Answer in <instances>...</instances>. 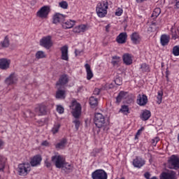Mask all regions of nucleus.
<instances>
[{
    "instance_id": "f257e3e1",
    "label": "nucleus",
    "mask_w": 179,
    "mask_h": 179,
    "mask_svg": "<svg viewBox=\"0 0 179 179\" xmlns=\"http://www.w3.org/2000/svg\"><path fill=\"white\" fill-rule=\"evenodd\" d=\"M71 108L72 110V115L76 118L73 122L75 124L76 131H78L79 129V127H80V120L78 118H79V117H80V114H82V106L80 103H78V101H73L71 103Z\"/></svg>"
},
{
    "instance_id": "f03ea898",
    "label": "nucleus",
    "mask_w": 179,
    "mask_h": 179,
    "mask_svg": "<svg viewBox=\"0 0 179 179\" xmlns=\"http://www.w3.org/2000/svg\"><path fill=\"white\" fill-rule=\"evenodd\" d=\"M94 123L99 129H102L103 131H108L110 129L108 123L106 122V117L100 113H95Z\"/></svg>"
},
{
    "instance_id": "7ed1b4c3",
    "label": "nucleus",
    "mask_w": 179,
    "mask_h": 179,
    "mask_svg": "<svg viewBox=\"0 0 179 179\" xmlns=\"http://www.w3.org/2000/svg\"><path fill=\"white\" fill-rule=\"evenodd\" d=\"M108 9V1L103 0L99 2L96 7V15L99 17H106Z\"/></svg>"
},
{
    "instance_id": "20e7f679",
    "label": "nucleus",
    "mask_w": 179,
    "mask_h": 179,
    "mask_svg": "<svg viewBox=\"0 0 179 179\" xmlns=\"http://www.w3.org/2000/svg\"><path fill=\"white\" fill-rule=\"evenodd\" d=\"M17 171L19 176H22V177H26L30 171H31V167L30 164L29 163H22L18 164L17 168Z\"/></svg>"
},
{
    "instance_id": "39448f33",
    "label": "nucleus",
    "mask_w": 179,
    "mask_h": 179,
    "mask_svg": "<svg viewBox=\"0 0 179 179\" xmlns=\"http://www.w3.org/2000/svg\"><path fill=\"white\" fill-rule=\"evenodd\" d=\"M51 160L52 163H54L56 169H62L64 166V164H65V162L66 160L65 159V157L62 155H56L51 157Z\"/></svg>"
},
{
    "instance_id": "423d86ee",
    "label": "nucleus",
    "mask_w": 179,
    "mask_h": 179,
    "mask_svg": "<svg viewBox=\"0 0 179 179\" xmlns=\"http://www.w3.org/2000/svg\"><path fill=\"white\" fill-rule=\"evenodd\" d=\"M169 169L178 170L179 169V157L177 155H172L168 159Z\"/></svg>"
},
{
    "instance_id": "0eeeda50",
    "label": "nucleus",
    "mask_w": 179,
    "mask_h": 179,
    "mask_svg": "<svg viewBox=\"0 0 179 179\" xmlns=\"http://www.w3.org/2000/svg\"><path fill=\"white\" fill-rule=\"evenodd\" d=\"M50 8L48 6H44L41 7L36 13V16L41 19H47L50 14Z\"/></svg>"
},
{
    "instance_id": "6e6552de",
    "label": "nucleus",
    "mask_w": 179,
    "mask_h": 179,
    "mask_svg": "<svg viewBox=\"0 0 179 179\" xmlns=\"http://www.w3.org/2000/svg\"><path fill=\"white\" fill-rule=\"evenodd\" d=\"M92 179H107L108 178V176L107 175V172L103 169H96L92 173Z\"/></svg>"
},
{
    "instance_id": "1a4fd4ad",
    "label": "nucleus",
    "mask_w": 179,
    "mask_h": 179,
    "mask_svg": "<svg viewBox=\"0 0 179 179\" xmlns=\"http://www.w3.org/2000/svg\"><path fill=\"white\" fill-rule=\"evenodd\" d=\"M51 36L43 37L40 40V45H41V47H44V48H46L47 50H50V48L52 47V42H51Z\"/></svg>"
},
{
    "instance_id": "9d476101",
    "label": "nucleus",
    "mask_w": 179,
    "mask_h": 179,
    "mask_svg": "<svg viewBox=\"0 0 179 179\" xmlns=\"http://www.w3.org/2000/svg\"><path fill=\"white\" fill-rule=\"evenodd\" d=\"M132 164L136 169H142L146 164V161L141 157H136V159H133Z\"/></svg>"
},
{
    "instance_id": "9b49d317",
    "label": "nucleus",
    "mask_w": 179,
    "mask_h": 179,
    "mask_svg": "<svg viewBox=\"0 0 179 179\" xmlns=\"http://www.w3.org/2000/svg\"><path fill=\"white\" fill-rule=\"evenodd\" d=\"M34 111L38 115H45L47 114V106L43 103L37 105Z\"/></svg>"
},
{
    "instance_id": "f8f14e48",
    "label": "nucleus",
    "mask_w": 179,
    "mask_h": 179,
    "mask_svg": "<svg viewBox=\"0 0 179 179\" xmlns=\"http://www.w3.org/2000/svg\"><path fill=\"white\" fill-rule=\"evenodd\" d=\"M64 22H65V15L59 13H57L53 15L52 23H54V24H58V23L62 24Z\"/></svg>"
},
{
    "instance_id": "ddd939ff",
    "label": "nucleus",
    "mask_w": 179,
    "mask_h": 179,
    "mask_svg": "<svg viewBox=\"0 0 179 179\" xmlns=\"http://www.w3.org/2000/svg\"><path fill=\"white\" fill-rule=\"evenodd\" d=\"M69 48L67 45H65L64 46H62V48H60V51L62 53L61 55V59H62L63 61H69Z\"/></svg>"
},
{
    "instance_id": "4468645a",
    "label": "nucleus",
    "mask_w": 179,
    "mask_h": 179,
    "mask_svg": "<svg viewBox=\"0 0 179 179\" xmlns=\"http://www.w3.org/2000/svg\"><path fill=\"white\" fill-rule=\"evenodd\" d=\"M68 82H69V77L68 75L62 74L57 82L56 86H65V85H68Z\"/></svg>"
},
{
    "instance_id": "2eb2a0df",
    "label": "nucleus",
    "mask_w": 179,
    "mask_h": 179,
    "mask_svg": "<svg viewBox=\"0 0 179 179\" xmlns=\"http://www.w3.org/2000/svg\"><path fill=\"white\" fill-rule=\"evenodd\" d=\"M41 160H43L41 155H34L32 158H31L30 164L32 167L40 166V164H41Z\"/></svg>"
},
{
    "instance_id": "dca6fc26",
    "label": "nucleus",
    "mask_w": 179,
    "mask_h": 179,
    "mask_svg": "<svg viewBox=\"0 0 179 179\" xmlns=\"http://www.w3.org/2000/svg\"><path fill=\"white\" fill-rule=\"evenodd\" d=\"M6 85H16L17 83V75L15 73H12L5 80Z\"/></svg>"
},
{
    "instance_id": "f3484780",
    "label": "nucleus",
    "mask_w": 179,
    "mask_h": 179,
    "mask_svg": "<svg viewBox=\"0 0 179 179\" xmlns=\"http://www.w3.org/2000/svg\"><path fill=\"white\" fill-rule=\"evenodd\" d=\"M130 38L133 44H139L141 41H142V36L139 34V32H133Z\"/></svg>"
},
{
    "instance_id": "a211bd4d",
    "label": "nucleus",
    "mask_w": 179,
    "mask_h": 179,
    "mask_svg": "<svg viewBox=\"0 0 179 179\" xmlns=\"http://www.w3.org/2000/svg\"><path fill=\"white\" fill-rule=\"evenodd\" d=\"M127 38L128 34H127V32H122L116 37V42L117 44H125Z\"/></svg>"
},
{
    "instance_id": "6ab92c4d",
    "label": "nucleus",
    "mask_w": 179,
    "mask_h": 179,
    "mask_svg": "<svg viewBox=\"0 0 179 179\" xmlns=\"http://www.w3.org/2000/svg\"><path fill=\"white\" fill-rule=\"evenodd\" d=\"M136 103L138 106H146L148 104V96L139 94L137 96Z\"/></svg>"
},
{
    "instance_id": "aec40b11",
    "label": "nucleus",
    "mask_w": 179,
    "mask_h": 179,
    "mask_svg": "<svg viewBox=\"0 0 179 179\" xmlns=\"http://www.w3.org/2000/svg\"><path fill=\"white\" fill-rule=\"evenodd\" d=\"M10 65V60L8 59H0V69H3V71L6 69H9V66Z\"/></svg>"
},
{
    "instance_id": "412c9836",
    "label": "nucleus",
    "mask_w": 179,
    "mask_h": 179,
    "mask_svg": "<svg viewBox=\"0 0 179 179\" xmlns=\"http://www.w3.org/2000/svg\"><path fill=\"white\" fill-rule=\"evenodd\" d=\"M122 59L125 65H132L133 59L132 55L129 53H124L122 56Z\"/></svg>"
},
{
    "instance_id": "4be33fe9",
    "label": "nucleus",
    "mask_w": 179,
    "mask_h": 179,
    "mask_svg": "<svg viewBox=\"0 0 179 179\" xmlns=\"http://www.w3.org/2000/svg\"><path fill=\"white\" fill-rule=\"evenodd\" d=\"M76 21L72 20H68L67 21H64L62 23V27L63 29H72L73 26L76 24Z\"/></svg>"
},
{
    "instance_id": "5701e85b",
    "label": "nucleus",
    "mask_w": 179,
    "mask_h": 179,
    "mask_svg": "<svg viewBox=\"0 0 179 179\" xmlns=\"http://www.w3.org/2000/svg\"><path fill=\"white\" fill-rule=\"evenodd\" d=\"M56 99H60L62 100H64L66 97V91L65 90H61V87L58 88L55 94Z\"/></svg>"
},
{
    "instance_id": "b1692460",
    "label": "nucleus",
    "mask_w": 179,
    "mask_h": 179,
    "mask_svg": "<svg viewBox=\"0 0 179 179\" xmlns=\"http://www.w3.org/2000/svg\"><path fill=\"white\" fill-rule=\"evenodd\" d=\"M160 43L163 47L169 45V43H170V35L162 34L160 38Z\"/></svg>"
},
{
    "instance_id": "393cba45",
    "label": "nucleus",
    "mask_w": 179,
    "mask_h": 179,
    "mask_svg": "<svg viewBox=\"0 0 179 179\" xmlns=\"http://www.w3.org/2000/svg\"><path fill=\"white\" fill-rule=\"evenodd\" d=\"M66 143H68V140L66 138H62L59 143H57L55 145L57 150H61V149H65V146H66Z\"/></svg>"
},
{
    "instance_id": "a878e982",
    "label": "nucleus",
    "mask_w": 179,
    "mask_h": 179,
    "mask_svg": "<svg viewBox=\"0 0 179 179\" xmlns=\"http://www.w3.org/2000/svg\"><path fill=\"white\" fill-rule=\"evenodd\" d=\"M85 71L87 72V80H90L94 75L93 74V71L90 67V64H85Z\"/></svg>"
},
{
    "instance_id": "bb28decb",
    "label": "nucleus",
    "mask_w": 179,
    "mask_h": 179,
    "mask_svg": "<svg viewBox=\"0 0 179 179\" xmlns=\"http://www.w3.org/2000/svg\"><path fill=\"white\" fill-rule=\"evenodd\" d=\"M128 97V92L120 91L116 97V103H120L122 101L123 99Z\"/></svg>"
},
{
    "instance_id": "cd10ccee",
    "label": "nucleus",
    "mask_w": 179,
    "mask_h": 179,
    "mask_svg": "<svg viewBox=\"0 0 179 179\" xmlns=\"http://www.w3.org/2000/svg\"><path fill=\"white\" fill-rule=\"evenodd\" d=\"M62 169H63L65 173L69 174V173H72V171H73V165L66 162V161Z\"/></svg>"
},
{
    "instance_id": "c85d7f7f",
    "label": "nucleus",
    "mask_w": 179,
    "mask_h": 179,
    "mask_svg": "<svg viewBox=\"0 0 179 179\" xmlns=\"http://www.w3.org/2000/svg\"><path fill=\"white\" fill-rule=\"evenodd\" d=\"M87 30V25L86 24H80L78 25L73 29L74 33H85Z\"/></svg>"
},
{
    "instance_id": "c756f323",
    "label": "nucleus",
    "mask_w": 179,
    "mask_h": 179,
    "mask_svg": "<svg viewBox=\"0 0 179 179\" xmlns=\"http://www.w3.org/2000/svg\"><path fill=\"white\" fill-rule=\"evenodd\" d=\"M150 117H152V113H150V110H143V113L141 115L142 121H148Z\"/></svg>"
},
{
    "instance_id": "7c9ffc66",
    "label": "nucleus",
    "mask_w": 179,
    "mask_h": 179,
    "mask_svg": "<svg viewBox=\"0 0 179 179\" xmlns=\"http://www.w3.org/2000/svg\"><path fill=\"white\" fill-rule=\"evenodd\" d=\"M176 176L173 173L162 172L159 176V179H174Z\"/></svg>"
},
{
    "instance_id": "2f4dec72",
    "label": "nucleus",
    "mask_w": 179,
    "mask_h": 179,
    "mask_svg": "<svg viewBox=\"0 0 179 179\" xmlns=\"http://www.w3.org/2000/svg\"><path fill=\"white\" fill-rule=\"evenodd\" d=\"M140 71L142 73H149L150 72V66L146 63H143L140 65Z\"/></svg>"
},
{
    "instance_id": "473e14b6",
    "label": "nucleus",
    "mask_w": 179,
    "mask_h": 179,
    "mask_svg": "<svg viewBox=\"0 0 179 179\" xmlns=\"http://www.w3.org/2000/svg\"><path fill=\"white\" fill-rule=\"evenodd\" d=\"M121 61V58L119 56L115 55L112 57L111 64L113 66L118 68L120 66V62Z\"/></svg>"
},
{
    "instance_id": "72a5a7b5",
    "label": "nucleus",
    "mask_w": 179,
    "mask_h": 179,
    "mask_svg": "<svg viewBox=\"0 0 179 179\" xmlns=\"http://www.w3.org/2000/svg\"><path fill=\"white\" fill-rule=\"evenodd\" d=\"M171 32L172 36V40H177V38H179L178 29L172 27L171 29Z\"/></svg>"
},
{
    "instance_id": "f704fd0d",
    "label": "nucleus",
    "mask_w": 179,
    "mask_h": 179,
    "mask_svg": "<svg viewBox=\"0 0 179 179\" xmlns=\"http://www.w3.org/2000/svg\"><path fill=\"white\" fill-rule=\"evenodd\" d=\"M119 113H122L124 115H128L131 112L129 111V107L127 105H122L119 110Z\"/></svg>"
},
{
    "instance_id": "c9c22d12",
    "label": "nucleus",
    "mask_w": 179,
    "mask_h": 179,
    "mask_svg": "<svg viewBox=\"0 0 179 179\" xmlns=\"http://www.w3.org/2000/svg\"><path fill=\"white\" fill-rule=\"evenodd\" d=\"M90 104L92 108L97 107V105L99 104V99L94 96H91L90 98Z\"/></svg>"
},
{
    "instance_id": "e433bc0d",
    "label": "nucleus",
    "mask_w": 179,
    "mask_h": 179,
    "mask_svg": "<svg viewBox=\"0 0 179 179\" xmlns=\"http://www.w3.org/2000/svg\"><path fill=\"white\" fill-rule=\"evenodd\" d=\"M0 45L3 48H8L10 45L9 37H8V36H6L3 41L0 43Z\"/></svg>"
},
{
    "instance_id": "4c0bfd02",
    "label": "nucleus",
    "mask_w": 179,
    "mask_h": 179,
    "mask_svg": "<svg viewBox=\"0 0 179 179\" xmlns=\"http://www.w3.org/2000/svg\"><path fill=\"white\" fill-rule=\"evenodd\" d=\"M160 13H162V9H160V8H156L154 9L151 17H152L154 20L157 19Z\"/></svg>"
},
{
    "instance_id": "58836bf2",
    "label": "nucleus",
    "mask_w": 179,
    "mask_h": 179,
    "mask_svg": "<svg viewBox=\"0 0 179 179\" xmlns=\"http://www.w3.org/2000/svg\"><path fill=\"white\" fill-rule=\"evenodd\" d=\"M23 117L24 118H27V117H30V118H34V117H36V113H34V112L31 111L30 109H28L26 110V112H24Z\"/></svg>"
},
{
    "instance_id": "ea45409f",
    "label": "nucleus",
    "mask_w": 179,
    "mask_h": 179,
    "mask_svg": "<svg viewBox=\"0 0 179 179\" xmlns=\"http://www.w3.org/2000/svg\"><path fill=\"white\" fill-rule=\"evenodd\" d=\"M59 128H61V124L59 123H55L51 129V132L53 135L58 134L59 132Z\"/></svg>"
},
{
    "instance_id": "a19ab883",
    "label": "nucleus",
    "mask_w": 179,
    "mask_h": 179,
    "mask_svg": "<svg viewBox=\"0 0 179 179\" xmlns=\"http://www.w3.org/2000/svg\"><path fill=\"white\" fill-rule=\"evenodd\" d=\"M35 57L36 59H41L43 58H45L46 57L45 52H43V50H39L36 52Z\"/></svg>"
},
{
    "instance_id": "79ce46f5",
    "label": "nucleus",
    "mask_w": 179,
    "mask_h": 179,
    "mask_svg": "<svg viewBox=\"0 0 179 179\" xmlns=\"http://www.w3.org/2000/svg\"><path fill=\"white\" fill-rule=\"evenodd\" d=\"M157 104H162V101H163V91H159L157 92Z\"/></svg>"
},
{
    "instance_id": "37998d69",
    "label": "nucleus",
    "mask_w": 179,
    "mask_h": 179,
    "mask_svg": "<svg viewBox=\"0 0 179 179\" xmlns=\"http://www.w3.org/2000/svg\"><path fill=\"white\" fill-rule=\"evenodd\" d=\"M6 162V159L0 156V171H3V169H5Z\"/></svg>"
},
{
    "instance_id": "c03bdc74",
    "label": "nucleus",
    "mask_w": 179,
    "mask_h": 179,
    "mask_svg": "<svg viewBox=\"0 0 179 179\" xmlns=\"http://www.w3.org/2000/svg\"><path fill=\"white\" fill-rule=\"evenodd\" d=\"M172 53L175 57L179 56V45H176L173 48Z\"/></svg>"
},
{
    "instance_id": "a18cd8bd",
    "label": "nucleus",
    "mask_w": 179,
    "mask_h": 179,
    "mask_svg": "<svg viewBox=\"0 0 179 179\" xmlns=\"http://www.w3.org/2000/svg\"><path fill=\"white\" fill-rule=\"evenodd\" d=\"M101 150H102L101 148H94L91 152V156L96 157V156H97V154L100 153Z\"/></svg>"
},
{
    "instance_id": "49530a36",
    "label": "nucleus",
    "mask_w": 179,
    "mask_h": 179,
    "mask_svg": "<svg viewBox=\"0 0 179 179\" xmlns=\"http://www.w3.org/2000/svg\"><path fill=\"white\" fill-rule=\"evenodd\" d=\"M59 6L62 8V9H68V2L62 1L59 3Z\"/></svg>"
},
{
    "instance_id": "de8ad7c7",
    "label": "nucleus",
    "mask_w": 179,
    "mask_h": 179,
    "mask_svg": "<svg viewBox=\"0 0 179 179\" xmlns=\"http://www.w3.org/2000/svg\"><path fill=\"white\" fill-rule=\"evenodd\" d=\"M57 113H59V114H64V107H62V106L61 105H57Z\"/></svg>"
},
{
    "instance_id": "09e8293b",
    "label": "nucleus",
    "mask_w": 179,
    "mask_h": 179,
    "mask_svg": "<svg viewBox=\"0 0 179 179\" xmlns=\"http://www.w3.org/2000/svg\"><path fill=\"white\" fill-rule=\"evenodd\" d=\"M103 90V88H95L93 92V94H94V96H99L100 95V92Z\"/></svg>"
},
{
    "instance_id": "8fccbe9b",
    "label": "nucleus",
    "mask_w": 179,
    "mask_h": 179,
    "mask_svg": "<svg viewBox=\"0 0 179 179\" xmlns=\"http://www.w3.org/2000/svg\"><path fill=\"white\" fill-rule=\"evenodd\" d=\"M159 141H160V139L159 138V137H155L154 139H152L151 141V143L152 145V146H156V145H157Z\"/></svg>"
},
{
    "instance_id": "3c124183",
    "label": "nucleus",
    "mask_w": 179,
    "mask_h": 179,
    "mask_svg": "<svg viewBox=\"0 0 179 179\" xmlns=\"http://www.w3.org/2000/svg\"><path fill=\"white\" fill-rule=\"evenodd\" d=\"M115 85H117V86H121V85H122V79L120 78H117L115 80Z\"/></svg>"
},
{
    "instance_id": "603ef678",
    "label": "nucleus",
    "mask_w": 179,
    "mask_h": 179,
    "mask_svg": "<svg viewBox=\"0 0 179 179\" xmlns=\"http://www.w3.org/2000/svg\"><path fill=\"white\" fill-rule=\"evenodd\" d=\"M124 10L122 8H119L116 10L115 15L116 16H121V15H122Z\"/></svg>"
},
{
    "instance_id": "864d4df0",
    "label": "nucleus",
    "mask_w": 179,
    "mask_h": 179,
    "mask_svg": "<svg viewBox=\"0 0 179 179\" xmlns=\"http://www.w3.org/2000/svg\"><path fill=\"white\" fill-rule=\"evenodd\" d=\"M45 165L47 167V169H51L52 164L48 159H46L45 161Z\"/></svg>"
},
{
    "instance_id": "5fc2aeb1",
    "label": "nucleus",
    "mask_w": 179,
    "mask_h": 179,
    "mask_svg": "<svg viewBox=\"0 0 179 179\" xmlns=\"http://www.w3.org/2000/svg\"><path fill=\"white\" fill-rule=\"evenodd\" d=\"M3 146H5V141L0 138V149H3Z\"/></svg>"
},
{
    "instance_id": "6e6d98bb",
    "label": "nucleus",
    "mask_w": 179,
    "mask_h": 179,
    "mask_svg": "<svg viewBox=\"0 0 179 179\" xmlns=\"http://www.w3.org/2000/svg\"><path fill=\"white\" fill-rule=\"evenodd\" d=\"M42 146H50V143L47 141H44L41 143Z\"/></svg>"
},
{
    "instance_id": "4d7b16f0",
    "label": "nucleus",
    "mask_w": 179,
    "mask_h": 179,
    "mask_svg": "<svg viewBox=\"0 0 179 179\" xmlns=\"http://www.w3.org/2000/svg\"><path fill=\"white\" fill-rule=\"evenodd\" d=\"M145 130V127H141V129H139L138 130V131L136 132L137 135H141V134H142V131Z\"/></svg>"
},
{
    "instance_id": "13d9d810",
    "label": "nucleus",
    "mask_w": 179,
    "mask_h": 179,
    "mask_svg": "<svg viewBox=\"0 0 179 179\" xmlns=\"http://www.w3.org/2000/svg\"><path fill=\"white\" fill-rule=\"evenodd\" d=\"M144 177L146 179H150V173L149 172H146L144 173Z\"/></svg>"
},
{
    "instance_id": "bf43d9fd",
    "label": "nucleus",
    "mask_w": 179,
    "mask_h": 179,
    "mask_svg": "<svg viewBox=\"0 0 179 179\" xmlns=\"http://www.w3.org/2000/svg\"><path fill=\"white\" fill-rule=\"evenodd\" d=\"M110 27H111V25L110 24H108V25L106 26L105 29H106V31L107 33H108V31H110Z\"/></svg>"
},
{
    "instance_id": "052dcab7",
    "label": "nucleus",
    "mask_w": 179,
    "mask_h": 179,
    "mask_svg": "<svg viewBox=\"0 0 179 179\" xmlns=\"http://www.w3.org/2000/svg\"><path fill=\"white\" fill-rule=\"evenodd\" d=\"M176 3L175 4L174 8L175 9H179V0H176Z\"/></svg>"
},
{
    "instance_id": "680f3d73",
    "label": "nucleus",
    "mask_w": 179,
    "mask_h": 179,
    "mask_svg": "<svg viewBox=\"0 0 179 179\" xmlns=\"http://www.w3.org/2000/svg\"><path fill=\"white\" fill-rule=\"evenodd\" d=\"M146 0H136L137 3H142V2H145Z\"/></svg>"
},
{
    "instance_id": "e2e57ef3",
    "label": "nucleus",
    "mask_w": 179,
    "mask_h": 179,
    "mask_svg": "<svg viewBox=\"0 0 179 179\" xmlns=\"http://www.w3.org/2000/svg\"><path fill=\"white\" fill-rule=\"evenodd\" d=\"M150 179H159V178H157V176H153L152 178H151Z\"/></svg>"
},
{
    "instance_id": "0e129e2a",
    "label": "nucleus",
    "mask_w": 179,
    "mask_h": 179,
    "mask_svg": "<svg viewBox=\"0 0 179 179\" xmlns=\"http://www.w3.org/2000/svg\"><path fill=\"white\" fill-rule=\"evenodd\" d=\"M15 110H19V106L17 105L16 108H15Z\"/></svg>"
},
{
    "instance_id": "69168bd1",
    "label": "nucleus",
    "mask_w": 179,
    "mask_h": 179,
    "mask_svg": "<svg viewBox=\"0 0 179 179\" xmlns=\"http://www.w3.org/2000/svg\"><path fill=\"white\" fill-rule=\"evenodd\" d=\"M138 136H139V135H137V134L135 136V139H138Z\"/></svg>"
},
{
    "instance_id": "338daca9",
    "label": "nucleus",
    "mask_w": 179,
    "mask_h": 179,
    "mask_svg": "<svg viewBox=\"0 0 179 179\" xmlns=\"http://www.w3.org/2000/svg\"><path fill=\"white\" fill-rule=\"evenodd\" d=\"M120 179H125V178L122 177V178H121Z\"/></svg>"
},
{
    "instance_id": "774afa93",
    "label": "nucleus",
    "mask_w": 179,
    "mask_h": 179,
    "mask_svg": "<svg viewBox=\"0 0 179 179\" xmlns=\"http://www.w3.org/2000/svg\"><path fill=\"white\" fill-rule=\"evenodd\" d=\"M0 179H1V176H0Z\"/></svg>"
}]
</instances>
